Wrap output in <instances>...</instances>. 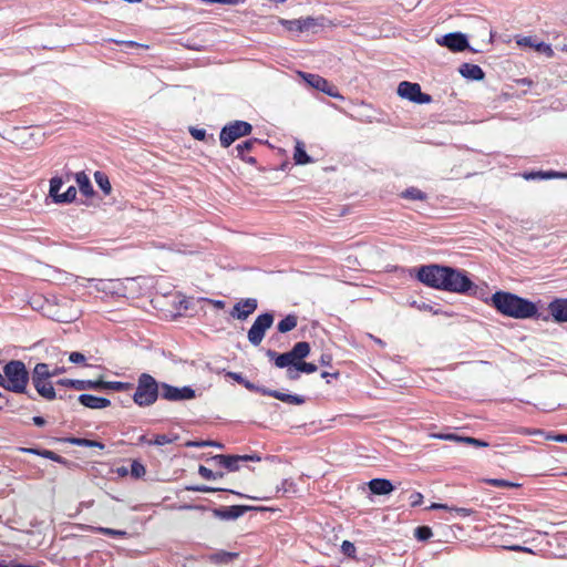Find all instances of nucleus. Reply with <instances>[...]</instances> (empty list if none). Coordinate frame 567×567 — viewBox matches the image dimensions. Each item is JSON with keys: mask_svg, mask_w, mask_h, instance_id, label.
Returning <instances> with one entry per match:
<instances>
[{"mask_svg": "<svg viewBox=\"0 0 567 567\" xmlns=\"http://www.w3.org/2000/svg\"><path fill=\"white\" fill-rule=\"evenodd\" d=\"M288 359L291 361V365L296 367L307 358L310 353V344L306 341L297 342L292 349L288 352H285Z\"/></svg>", "mask_w": 567, "mask_h": 567, "instance_id": "dca6fc26", "label": "nucleus"}, {"mask_svg": "<svg viewBox=\"0 0 567 567\" xmlns=\"http://www.w3.org/2000/svg\"><path fill=\"white\" fill-rule=\"evenodd\" d=\"M237 554L228 553V551H219L210 556V559L215 563H228L234 557H236Z\"/></svg>", "mask_w": 567, "mask_h": 567, "instance_id": "c03bdc74", "label": "nucleus"}, {"mask_svg": "<svg viewBox=\"0 0 567 567\" xmlns=\"http://www.w3.org/2000/svg\"><path fill=\"white\" fill-rule=\"evenodd\" d=\"M132 384L126 382H120V381H103L101 380V389H107L113 391H126L131 389Z\"/></svg>", "mask_w": 567, "mask_h": 567, "instance_id": "f704fd0d", "label": "nucleus"}, {"mask_svg": "<svg viewBox=\"0 0 567 567\" xmlns=\"http://www.w3.org/2000/svg\"><path fill=\"white\" fill-rule=\"evenodd\" d=\"M430 509H449L455 512L458 516L466 517L474 513L473 509L466 507H449L446 504L433 503Z\"/></svg>", "mask_w": 567, "mask_h": 567, "instance_id": "7c9ffc66", "label": "nucleus"}, {"mask_svg": "<svg viewBox=\"0 0 567 567\" xmlns=\"http://www.w3.org/2000/svg\"><path fill=\"white\" fill-rule=\"evenodd\" d=\"M62 185H63V181L59 176H54L50 179L49 194L52 197L54 203H58V199L60 198L59 196H61L60 189H61Z\"/></svg>", "mask_w": 567, "mask_h": 567, "instance_id": "473e14b6", "label": "nucleus"}, {"mask_svg": "<svg viewBox=\"0 0 567 567\" xmlns=\"http://www.w3.org/2000/svg\"><path fill=\"white\" fill-rule=\"evenodd\" d=\"M255 142H256V140H249V141H245L243 143L238 144L236 146V151L238 153L237 155L240 158L245 159V153L249 152L251 150V147L255 144Z\"/></svg>", "mask_w": 567, "mask_h": 567, "instance_id": "de8ad7c7", "label": "nucleus"}, {"mask_svg": "<svg viewBox=\"0 0 567 567\" xmlns=\"http://www.w3.org/2000/svg\"><path fill=\"white\" fill-rule=\"evenodd\" d=\"M37 392L47 400H54L56 398L55 390L52 382L49 379L42 381H32Z\"/></svg>", "mask_w": 567, "mask_h": 567, "instance_id": "4be33fe9", "label": "nucleus"}, {"mask_svg": "<svg viewBox=\"0 0 567 567\" xmlns=\"http://www.w3.org/2000/svg\"><path fill=\"white\" fill-rule=\"evenodd\" d=\"M94 530L96 533H100V534L106 535V536H111V537H124V536H126V532L125 530H121V529H113V528H107V527H95Z\"/></svg>", "mask_w": 567, "mask_h": 567, "instance_id": "79ce46f5", "label": "nucleus"}, {"mask_svg": "<svg viewBox=\"0 0 567 567\" xmlns=\"http://www.w3.org/2000/svg\"><path fill=\"white\" fill-rule=\"evenodd\" d=\"M370 491L375 495H388L393 489V484L385 478H373L369 482Z\"/></svg>", "mask_w": 567, "mask_h": 567, "instance_id": "aec40b11", "label": "nucleus"}, {"mask_svg": "<svg viewBox=\"0 0 567 567\" xmlns=\"http://www.w3.org/2000/svg\"><path fill=\"white\" fill-rule=\"evenodd\" d=\"M79 402L85 408L93 410L105 409L111 405V401L106 398H100L92 394H81Z\"/></svg>", "mask_w": 567, "mask_h": 567, "instance_id": "a211bd4d", "label": "nucleus"}, {"mask_svg": "<svg viewBox=\"0 0 567 567\" xmlns=\"http://www.w3.org/2000/svg\"><path fill=\"white\" fill-rule=\"evenodd\" d=\"M66 442H69L72 445H76V446L97 447L100 450L104 449L103 443H101L99 441L87 440V439L69 437V439H66Z\"/></svg>", "mask_w": 567, "mask_h": 567, "instance_id": "2f4dec72", "label": "nucleus"}, {"mask_svg": "<svg viewBox=\"0 0 567 567\" xmlns=\"http://www.w3.org/2000/svg\"><path fill=\"white\" fill-rule=\"evenodd\" d=\"M402 196L406 199H412V200H424L426 198V195L422 190L414 188V187L409 188L405 192H403Z\"/></svg>", "mask_w": 567, "mask_h": 567, "instance_id": "ea45409f", "label": "nucleus"}, {"mask_svg": "<svg viewBox=\"0 0 567 567\" xmlns=\"http://www.w3.org/2000/svg\"><path fill=\"white\" fill-rule=\"evenodd\" d=\"M534 48L536 49V51L544 53L548 58H551L554 55V50L551 49V47L549 44H547L545 42L536 43L534 45Z\"/></svg>", "mask_w": 567, "mask_h": 567, "instance_id": "864d4df0", "label": "nucleus"}, {"mask_svg": "<svg viewBox=\"0 0 567 567\" xmlns=\"http://www.w3.org/2000/svg\"><path fill=\"white\" fill-rule=\"evenodd\" d=\"M330 362H331V357L330 355H327V354L321 355L320 363L322 365H329Z\"/></svg>", "mask_w": 567, "mask_h": 567, "instance_id": "774afa93", "label": "nucleus"}, {"mask_svg": "<svg viewBox=\"0 0 567 567\" xmlns=\"http://www.w3.org/2000/svg\"><path fill=\"white\" fill-rule=\"evenodd\" d=\"M3 386L12 392L22 393L29 380V373L21 361H10L3 368Z\"/></svg>", "mask_w": 567, "mask_h": 567, "instance_id": "7ed1b4c3", "label": "nucleus"}, {"mask_svg": "<svg viewBox=\"0 0 567 567\" xmlns=\"http://www.w3.org/2000/svg\"><path fill=\"white\" fill-rule=\"evenodd\" d=\"M215 465L224 467L229 472H236L239 470V462L256 461L259 462L261 458L259 455H224L217 454L210 458Z\"/></svg>", "mask_w": 567, "mask_h": 567, "instance_id": "1a4fd4ad", "label": "nucleus"}, {"mask_svg": "<svg viewBox=\"0 0 567 567\" xmlns=\"http://www.w3.org/2000/svg\"><path fill=\"white\" fill-rule=\"evenodd\" d=\"M198 474L205 480H217L224 477L223 472H213L210 468L199 465Z\"/></svg>", "mask_w": 567, "mask_h": 567, "instance_id": "58836bf2", "label": "nucleus"}, {"mask_svg": "<svg viewBox=\"0 0 567 567\" xmlns=\"http://www.w3.org/2000/svg\"><path fill=\"white\" fill-rule=\"evenodd\" d=\"M187 491H192V492H199V493H213V492H219V491H225V488H219V487H210V486H207V485H193V486H188L186 487ZM226 492H230V493H234L240 497H245V495L240 494V493H237V492H234V491H230V489H226Z\"/></svg>", "mask_w": 567, "mask_h": 567, "instance_id": "e433bc0d", "label": "nucleus"}, {"mask_svg": "<svg viewBox=\"0 0 567 567\" xmlns=\"http://www.w3.org/2000/svg\"><path fill=\"white\" fill-rule=\"evenodd\" d=\"M432 437L445 440V441H456V442H465L467 444H472L475 446H487L488 444L486 442L480 441L474 437H463L458 436L456 434H432Z\"/></svg>", "mask_w": 567, "mask_h": 567, "instance_id": "5701e85b", "label": "nucleus"}, {"mask_svg": "<svg viewBox=\"0 0 567 567\" xmlns=\"http://www.w3.org/2000/svg\"><path fill=\"white\" fill-rule=\"evenodd\" d=\"M72 302L63 300L62 305L59 306L56 311L52 315L53 320L58 322H72L78 319L79 311L72 307Z\"/></svg>", "mask_w": 567, "mask_h": 567, "instance_id": "2eb2a0df", "label": "nucleus"}, {"mask_svg": "<svg viewBox=\"0 0 567 567\" xmlns=\"http://www.w3.org/2000/svg\"><path fill=\"white\" fill-rule=\"evenodd\" d=\"M52 378L51 370L47 363H38L32 372V381H42Z\"/></svg>", "mask_w": 567, "mask_h": 567, "instance_id": "bb28decb", "label": "nucleus"}, {"mask_svg": "<svg viewBox=\"0 0 567 567\" xmlns=\"http://www.w3.org/2000/svg\"><path fill=\"white\" fill-rule=\"evenodd\" d=\"M297 369L300 372L303 373H313L318 370L317 365L315 363L305 362L301 360V362L297 365Z\"/></svg>", "mask_w": 567, "mask_h": 567, "instance_id": "5fc2aeb1", "label": "nucleus"}, {"mask_svg": "<svg viewBox=\"0 0 567 567\" xmlns=\"http://www.w3.org/2000/svg\"><path fill=\"white\" fill-rule=\"evenodd\" d=\"M446 271L447 267L445 266H422L417 271V279L429 287L443 290Z\"/></svg>", "mask_w": 567, "mask_h": 567, "instance_id": "423d86ee", "label": "nucleus"}, {"mask_svg": "<svg viewBox=\"0 0 567 567\" xmlns=\"http://www.w3.org/2000/svg\"><path fill=\"white\" fill-rule=\"evenodd\" d=\"M33 423L37 426H43L45 424V420L42 416H34L33 417Z\"/></svg>", "mask_w": 567, "mask_h": 567, "instance_id": "338daca9", "label": "nucleus"}, {"mask_svg": "<svg viewBox=\"0 0 567 567\" xmlns=\"http://www.w3.org/2000/svg\"><path fill=\"white\" fill-rule=\"evenodd\" d=\"M94 178L99 187L103 190V193L109 195L112 190L109 177L103 172L97 171L94 173Z\"/></svg>", "mask_w": 567, "mask_h": 567, "instance_id": "72a5a7b5", "label": "nucleus"}, {"mask_svg": "<svg viewBox=\"0 0 567 567\" xmlns=\"http://www.w3.org/2000/svg\"><path fill=\"white\" fill-rule=\"evenodd\" d=\"M252 509L247 505H233L227 507H219L213 509V515L221 520H234L243 516L248 511Z\"/></svg>", "mask_w": 567, "mask_h": 567, "instance_id": "ddd939ff", "label": "nucleus"}, {"mask_svg": "<svg viewBox=\"0 0 567 567\" xmlns=\"http://www.w3.org/2000/svg\"><path fill=\"white\" fill-rule=\"evenodd\" d=\"M492 306L503 316L529 319L537 315V306L515 293L496 291L491 297Z\"/></svg>", "mask_w": 567, "mask_h": 567, "instance_id": "f257e3e1", "label": "nucleus"}, {"mask_svg": "<svg viewBox=\"0 0 567 567\" xmlns=\"http://www.w3.org/2000/svg\"><path fill=\"white\" fill-rule=\"evenodd\" d=\"M522 522L517 518L506 516L505 522H499L498 526L503 528H512V529H518L517 524H520Z\"/></svg>", "mask_w": 567, "mask_h": 567, "instance_id": "603ef678", "label": "nucleus"}, {"mask_svg": "<svg viewBox=\"0 0 567 567\" xmlns=\"http://www.w3.org/2000/svg\"><path fill=\"white\" fill-rule=\"evenodd\" d=\"M76 380H71V379H61L56 382V384L59 385H63V386H69V388H72V382H75Z\"/></svg>", "mask_w": 567, "mask_h": 567, "instance_id": "0e129e2a", "label": "nucleus"}, {"mask_svg": "<svg viewBox=\"0 0 567 567\" xmlns=\"http://www.w3.org/2000/svg\"><path fill=\"white\" fill-rule=\"evenodd\" d=\"M437 43L454 52H461L468 47L466 37L460 32L445 34L437 39Z\"/></svg>", "mask_w": 567, "mask_h": 567, "instance_id": "f8f14e48", "label": "nucleus"}, {"mask_svg": "<svg viewBox=\"0 0 567 567\" xmlns=\"http://www.w3.org/2000/svg\"><path fill=\"white\" fill-rule=\"evenodd\" d=\"M161 395L168 401L192 400L196 396L195 391L188 385L176 388L167 383L161 384Z\"/></svg>", "mask_w": 567, "mask_h": 567, "instance_id": "9b49d317", "label": "nucleus"}, {"mask_svg": "<svg viewBox=\"0 0 567 567\" xmlns=\"http://www.w3.org/2000/svg\"><path fill=\"white\" fill-rule=\"evenodd\" d=\"M298 318L295 315H288L282 320L279 321L277 329L281 333L289 332L297 327Z\"/></svg>", "mask_w": 567, "mask_h": 567, "instance_id": "cd10ccee", "label": "nucleus"}, {"mask_svg": "<svg viewBox=\"0 0 567 567\" xmlns=\"http://www.w3.org/2000/svg\"><path fill=\"white\" fill-rule=\"evenodd\" d=\"M341 549H342L343 554L347 556H352L355 553L354 545L349 540H344L342 543Z\"/></svg>", "mask_w": 567, "mask_h": 567, "instance_id": "6e6d98bb", "label": "nucleus"}, {"mask_svg": "<svg viewBox=\"0 0 567 567\" xmlns=\"http://www.w3.org/2000/svg\"><path fill=\"white\" fill-rule=\"evenodd\" d=\"M69 360L72 363H82L85 361V357L81 352H71L69 355Z\"/></svg>", "mask_w": 567, "mask_h": 567, "instance_id": "13d9d810", "label": "nucleus"}, {"mask_svg": "<svg viewBox=\"0 0 567 567\" xmlns=\"http://www.w3.org/2000/svg\"><path fill=\"white\" fill-rule=\"evenodd\" d=\"M41 456L44 457V458H49L51 461H54L56 463H60V464H68V461L60 456L59 454L54 453L53 451H50V450H42L41 451Z\"/></svg>", "mask_w": 567, "mask_h": 567, "instance_id": "09e8293b", "label": "nucleus"}, {"mask_svg": "<svg viewBox=\"0 0 567 567\" xmlns=\"http://www.w3.org/2000/svg\"><path fill=\"white\" fill-rule=\"evenodd\" d=\"M546 439L555 441V442H559V443H567V434H556V435L549 434L546 436Z\"/></svg>", "mask_w": 567, "mask_h": 567, "instance_id": "e2e57ef3", "label": "nucleus"}, {"mask_svg": "<svg viewBox=\"0 0 567 567\" xmlns=\"http://www.w3.org/2000/svg\"><path fill=\"white\" fill-rule=\"evenodd\" d=\"M261 394L269 395V396L276 398L282 402L296 404V405H300L305 402V399L300 395L286 394V393L279 392L277 390H269V389L261 390Z\"/></svg>", "mask_w": 567, "mask_h": 567, "instance_id": "412c9836", "label": "nucleus"}, {"mask_svg": "<svg viewBox=\"0 0 567 567\" xmlns=\"http://www.w3.org/2000/svg\"><path fill=\"white\" fill-rule=\"evenodd\" d=\"M411 506L415 507L422 504L423 502V495L419 492L413 493L410 496Z\"/></svg>", "mask_w": 567, "mask_h": 567, "instance_id": "bf43d9fd", "label": "nucleus"}, {"mask_svg": "<svg viewBox=\"0 0 567 567\" xmlns=\"http://www.w3.org/2000/svg\"><path fill=\"white\" fill-rule=\"evenodd\" d=\"M535 177H542V178L564 177V178H567V174H560V173H556V172H546V173L538 172V173H532V174L525 176V178H527V179L535 178Z\"/></svg>", "mask_w": 567, "mask_h": 567, "instance_id": "8fccbe9b", "label": "nucleus"}, {"mask_svg": "<svg viewBox=\"0 0 567 567\" xmlns=\"http://www.w3.org/2000/svg\"><path fill=\"white\" fill-rule=\"evenodd\" d=\"M299 75L313 89L326 93L331 97H341L337 87L318 74L299 72Z\"/></svg>", "mask_w": 567, "mask_h": 567, "instance_id": "9d476101", "label": "nucleus"}, {"mask_svg": "<svg viewBox=\"0 0 567 567\" xmlns=\"http://www.w3.org/2000/svg\"><path fill=\"white\" fill-rule=\"evenodd\" d=\"M188 447H205V446H214L217 449H224V445L217 441H188L185 443Z\"/></svg>", "mask_w": 567, "mask_h": 567, "instance_id": "a19ab883", "label": "nucleus"}, {"mask_svg": "<svg viewBox=\"0 0 567 567\" xmlns=\"http://www.w3.org/2000/svg\"><path fill=\"white\" fill-rule=\"evenodd\" d=\"M398 94L405 100L416 104H427L432 101L431 95L423 93L417 83L403 81L398 86Z\"/></svg>", "mask_w": 567, "mask_h": 567, "instance_id": "6e6552de", "label": "nucleus"}, {"mask_svg": "<svg viewBox=\"0 0 567 567\" xmlns=\"http://www.w3.org/2000/svg\"><path fill=\"white\" fill-rule=\"evenodd\" d=\"M282 25L286 27L289 31H299L302 32L305 30L310 29L316 24L313 18H306V19H295V20H281L280 21Z\"/></svg>", "mask_w": 567, "mask_h": 567, "instance_id": "6ab92c4d", "label": "nucleus"}, {"mask_svg": "<svg viewBox=\"0 0 567 567\" xmlns=\"http://www.w3.org/2000/svg\"><path fill=\"white\" fill-rule=\"evenodd\" d=\"M485 483L499 488H516L520 486V484L518 483H513L506 480L498 478H487L485 480Z\"/></svg>", "mask_w": 567, "mask_h": 567, "instance_id": "4c0bfd02", "label": "nucleus"}, {"mask_svg": "<svg viewBox=\"0 0 567 567\" xmlns=\"http://www.w3.org/2000/svg\"><path fill=\"white\" fill-rule=\"evenodd\" d=\"M145 472H146L145 466L142 463H140L137 461H134L132 463V465H131L132 476L140 478L145 474Z\"/></svg>", "mask_w": 567, "mask_h": 567, "instance_id": "3c124183", "label": "nucleus"}, {"mask_svg": "<svg viewBox=\"0 0 567 567\" xmlns=\"http://www.w3.org/2000/svg\"><path fill=\"white\" fill-rule=\"evenodd\" d=\"M548 310L556 322H567V299H555Z\"/></svg>", "mask_w": 567, "mask_h": 567, "instance_id": "f3484780", "label": "nucleus"}, {"mask_svg": "<svg viewBox=\"0 0 567 567\" xmlns=\"http://www.w3.org/2000/svg\"><path fill=\"white\" fill-rule=\"evenodd\" d=\"M161 384L148 373H142L137 380L136 391L133 401L138 406H150L158 398Z\"/></svg>", "mask_w": 567, "mask_h": 567, "instance_id": "f03ea898", "label": "nucleus"}, {"mask_svg": "<svg viewBox=\"0 0 567 567\" xmlns=\"http://www.w3.org/2000/svg\"><path fill=\"white\" fill-rule=\"evenodd\" d=\"M75 181H76L80 192L84 196L89 197V196L93 195L94 190H93L92 184L90 182V178L87 177V175L84 172L76 173Z\"/></svg>", "mask_w": 567, "mask_h": 567, "instance_id": "393cba45", "label": "nucleus"}, {"mask_svg": "<svg viewBox=\"0 0 567 567\" xmlns=\"http://www.w3.org/2000/svg\"><path fill=\"white\" fill-rule=\"evenodd\" d=\"M177 435L174 436V437H169L165 434H158L155 436L154 440L150 441L148 442V445H158V446H162V445H165V444H171L173 443L174 441L177 440Z\"/></svg>", "mask_w": 567, "mask_h": 567, "instance_id": "37998d69", "label": "nucleus"}, {"mask_svg": "<svg viewBox=\"0 0 567 567\" xmlns=\"http://www.w3.org/2000/svg\"><path fill=\"white\" fill-rule=\"evenodd\" d=\"M460 73L466 79L476 81L482 80L484 78V72L481 69V66L471 63L462 64L460 68Z\"/></svg>", "mask_w": 567, "mask_h": 567, "instance_id": "b1692460", "label": "nucleus"}, {"mask_svg": "<svg viewBox=\"0 0 567 567\" xmlns=\"http://www.w3.org/2000/svg\"><path fill=\"white\" fill-rule=\"evenodd\" d=\"M72 388L78 391L99 390L101 389V380H76L75 382H72Z\"/></svg>", "mask_w": 567, "mask_h": 567, "instance_id": "c756f323", "label": "nucleus"}, {"mask_svg": "<svg viewBox=\"0 0 567 567\" xmlns=\"http://www.w3.org/2000/svg\"><path fill=\"white\" fill-rule=\"evenodd\" d=\"M274 323V315L270 312H265L259 315L250 329L248 330L247 338L248 341L255 346L258 347L261 341L264 340L266 331L272 326Z\"/></svg>", "mask_w": 567, "mask_h": 567, "instance_id": "0eeeda50", "label": "nucleus"}, {"mask_svg": "<svg viewBox=\"0 0 567 567\" xmlns=\"http://www.w3.org/2000/svg\"><path fill=\"white\" fill-rule=\"evenodd\" d=\"M258 307L257 299L247 298L238 301L233 310L230 311V316L238 320L247 319Z\"/></svg>", "mask_w": 567, "mask_h": 567, "instance_id": "4468645a", "label": "nucleus"}, {"mask_svg": "<svg viewBox=\"0 0 567 567\" xmlns=\"http://www.w3.org/2000/svg\"><path fill=\"white\" fill-rule=\"evenodd\" d=\"M299 370L296 367L290 365L287 368V377L290 380H297L299 378Z\"/></svg>", "mask_w": 567, "mask_h": 567, "instance_id": "052dcab7", "label": "nucleus"}, {"mask_svg": "<svg viewBox=\"0 0 567 567\" xmlns=\"http://www.w3.org/2000/svg\"><path fill=\"white\" fill-rule=\"evenodd\" d=\"M190 135L198 141H204L206 137V131L204 128L190 127Z\"/></svg>", "mask_w": 567, "mask_h": 567, "instance_id": "4d7b16f0", "label": "nucleus"}, {"mask_svg": "<svg viewBox=\"0 0 567 567\" xmlns=\"http://www.w3.org/2000/svg\"><path fill=\"white\" fill-rule=\"evenodd\" d=\"M445 277L443 290L465 293L474 287L472 280L461 270L447 267Z\"/></svg>", "mask_w": 567, "mask_h": 567, "instance_id": "20e7f679", "label": "nucleus"}, {"mask_svg": "<svg viewBox=\"0 0 567 567\" xmlns=\"http://www.w3.org/2000/svg\"><path fill=\"white\" fill-rule=\"evenodd\" d=\"M228 377L235 380L236 382L243 384L249 391H256L261 393V390H267L266 388L258 386L252 382L246 380L240 373L237 372H228Z\"/></svg>", "mask_w": 567, "mask_h": 567, "instance_id": "c85d7f7f", "label": "nucleus"}, {"mask_svg": "<svg viewBox=\"0 0 567 567\" xmlns=\"http://www.w3.org/2000/svg\"><path fill=\"white\" fill-rule=\"evenodd\" d=\"M504 548L512 551L532 553L530 548L520 545L504 546Z\"/></svg>", "mask_w": 567, "mask_h": 567, "instance_id": "680f3d73", "label": "nucleus"}, {"mask_svg": "<svg viewBox=\"0 0 567 567\" xmlns=\"http://www.w3.org/2000/svg\"><path fill=\"white\" fill-rule=\"evenodd\" d=\"M209 302L217 309H224L226 305L224 300H209Z\"/></svg>", "mask_w": 567, "mask_h": 567, "instance_id": "69168bd1", "label": "nucleus"}, {"mask_svg": "<svg viewBox=\"0 0 567 567\" xmlns=\"http://www.w3.org/2000/svg\"><path fill=\"white\" fill-rule=\"evenodd\" d=\"M267 355L271 359H275L276 367L280 369L289 368L291 365V361L288 359L286 353L277 354L275 351L269 350Z\"/></svg>", "mask_w": 567, "mask_h": 567, "instance_id": "c9c22d12", "label": "nucleus"}, {"mask_svg": "<svg viewBox=\"0 0 567 567\" xmlns=\"http://www.w3.org/2000/svg\"><path fill=\"white\" fill-rule=\"evenodd\" d=\"M252 126L245 121H234L221 128L219 140L223 147H229L236 140L251 133Z\"/></svg>", "mask_w": 567, "mask_h": 567, "instance_id": "39448f33", "label": "nucleus"}, {"mask_svg": "<svg viewBox=\"0 0 567 567\" xmlns=\"http://www.w3.org/2000/svg\"><path fill=\"white\" fill-rule=\"evenodd\" d=\"M293 159L297 165H305L312 162L311 157L306 153L302 142H297L295 146Z\"/></svg>", "mask_w": 567, "mask_h": 567, "instance_id": "a878e982", "label": "nucleus"}, {"mask_svg": "<svg viewBox=\"0 0 567 567\" xmlns=\"http://www.w3.org/2000/svg\"><path fill=\"white\" fill-rule=\"evenodd\" d=\"M414 535L419 540H427L432 537V529L427 526L416 527L414 530Z\"/></svg>", "mask_w": 567, "mask_h": 567, "instance_id": "49530a36", "label": "nucleus"}, {"mask_svg": "<svg viewBox=\"0 0 567 567\" xmlns=\"http://www.w3.org/2000/svg\"><path fill=\"white\" fill-rule=\"evenodd\" d=\"M76 188L74 186H70L64 193L59 196L58 203H71L76 197Z\"/></svg>", "mask_w": 567, "mask_h": 567, "instance_id": "a18cd8bd", "label": "nucleus"}]
</instances>
